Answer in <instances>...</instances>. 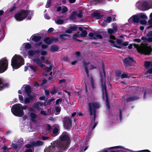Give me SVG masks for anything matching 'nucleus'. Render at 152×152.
I'll return each instance as SVG.
<instances>
[{
  "instance_id": "f257e3e1",
  "label": "nucleus",
  "mask_w": 152,
  "mask_h": 152,
  "mask_svg": "<svg viewBox=\"0 0 152 152\" xmlns=\"http://www.w3.org/2000/svg\"><path fill=\"white\" fill-rule=\"evenodd\" d=\"M59 139L60 141H56L55 142V145L59 152H63V151L67 149L68 146L70 138L65 132L60 136Z\"/></svg>"
},
{
  "instance_id": "f03ea898",
  "label": "nucleus",
  "mask_w": 152,
  "mask_h": 152,
  "mask_svg": "<svg viewBox=\"0 0 152 152\" xmlns=\"http://www.w3.org/2000/svg\"><path fill=\"white\" fill-rule=\"evenodd\" d=\"M103 70L104 73L103 76L102 75V73H100V81L102 93V98L104 100H105L107 109L109 110L110 108V106L105 83L104 82V81L105 79V72L104 70V68L103 67Z\"/></svg>"
},
{
  "instance_id": "7ed1b4c3",
  "label": "nucleus",
  "mask_w": 152,
  "mask_h": 152,
  "mask_svg": "<svg viewBox=\"0 0 152 152\" xmlns=\"http://www.w3.org/2000/svg\"><path fill=\"white\" fill-rule=\"evenodd\" d=\"M24 64L23 58L20 56L15 55L12 58L11 61V65L14 69L19 68Z\"/></svg>"
},
{
  "instance_id": "20e7f679",
  "label": "nucleus",
  "mask_w": 152,
  "mask_h": 152,
  "mask_svg": "<svg viewBox=\"0 0 152 152\" xmlns=\"http://www.w3.org/2000/svg\"><path fill=\"white\" fill-rule=\"evenodd\" d=\"M137 7L142 10L152 8V0H140L136 4Z\"/></svg>"
},
{
  "instance_id": "39448f33",
  "label": "nucleus",
  "mask_w": 152,
  "mask_h": 152,
  "mask_svg": "<svg viewBox=\"0 0 152 152\" xmlns=\"http://www.w3.org/2000/svg\"><path fill=\"white\" fill-rule=\"evenodd\" d=\"M88 105L90 115H93V120L95 121L96 116V110L99 108L100 104L98 102H89L88 103Z\"/></svg>"
},
{
  "instance_id": "423d86ee",
  "label": "nucleus",
  "mask_w": 152,
  "mask_h": 152,
  "mask_svg": "<svg viewBox=\"0 0 152 152\" xmlns=\"http://www.w3.org/2000/svg\"><path fill=\"white\" fill-rule=\"evenodd\" d=\"M21 104H16L13 105L11 109L12 114L15 116L21 117L24 115L23 111L21 107Z\"/></svg>"
},
{
  "instance_id": "0eeeda50",
  "label": "nucleus",
  "mask_w": 152,
  "mask_h": 152,
  "mask_svg": "<svg viewBox=\"0 0 152 152\" xmlns=\"http://www.w3.org/2000/svg\"><path fill=\"white\" fill-rule=\"evenodd\" d=\"M30 12L29 10H22L19 12L15 14V18L18 21H22L27 17Z\"/></svg>"
},
{
  "instance_id": "6e6552de",
  "label": "nucleus",
  "mask_w": 152,
  "mask_h": 152,
  "mask_svg": "<svg viewBox=\"0 0 152 152\" xmlns=\"http://www.w3.org/2000/svg\"><path fill=\"white\" fill-rule=\"evenodd\" d=\"M8 66V61L7 59L4 58L0 60V73H2L6 71Z\"/></svg>"
},
{
  "instance_id": "1a4fd4ad",
  "label": "nucleus",
  "mask_w": 152,
  "mask_h": 152,
  "mask_svg": "<svg viewBox=\"0 0 152 152\" xmlns=\"http://www.w3.org/2000/svg\"><path fill=\"white\" fill-rule=\"evenodd\" d=\"M133 63L136 64V62L133 57H128L124 59V64L126 67L132 66Z\"/></svg>"
},
{
  "instance_id": "9d476101",
  "label": "nucleus",
  "mask_w": 152,
  "mask_h": 152,
  "mask_svg": "<svg viewBox=\"0 0 152 152\" xmlns=\"http://www.w3.org/2000/svg\"><path fill=\"white\" fill-rule=\"evenodd\" d=\"M64 126L67 129H69L72 126V120L69 117H65L63 120Z\"/></svg>"
},
{
  "instance_id": "9b49d317",
  "label": "nucleus",
  "mask_w": 152,
  "mask_h": 152,
  "mask_svg": "<svg viewBox=\"0 0 152 152\" xmlns=\"http://www.w3.org/2000/svg\"><path fill=\"white\" fill-rule=\"evenodd\" d=\"M88 38L90 39L96 40L98 39H102L103 37L100 34H99L98 31L94 33L90 32L88 34Z\"/></svg>"
},
{
  "instance_id": "f8f14e48",
  "label": "nucleus",
  "mask_w": 152,
  "mask_h": 152,
  "mask_svg": "<svg viewBox=\"0 0 152 152\" xmlns=\"http://www.w3.org/2000/svg\"><path fill=\"white\" fill-rule=\"evenodd\" d=\"M109 41L110 43L114 47H115L118 48H121V47L118 46V45H124V43H122L121 40V39H117L116 41L115 42L114 40H109Z\"/></svg>"
},
{
  "instance_id": "ddd939ff",
  "label": "nucleus",
  "mask_w": 152,
  "mask_h": 152,
  "mask_svg": "<svg viewBox=\"0 0 152 152\" xmlns=\"http://www.w3.org/2000/svg\"><path fill=\"white\" fill-rule=\"evenodd\" d=\"M28 97H26L24 100V103L25 104H28L29 103H32L34 99L35 96L34 95H27Z\"/></svg>"
},
{
  "instance_id": "4468645a",
  "label": "nucleus",
  "mask_w": 152,
  "mask_h": 152,
  "mask_svg": "<svg viewBox=\"0 0 152 152\" xmlns=\"http://www.w3.org/2000/svg\"><path fill=\"white\" fill-rule=\"evenodd\" d=\"M151 51V48L147 47L142 49L140 50V53L145 55H149Z\"/></svg>"
},
{
  "instance_id": "2eb2a0df",
  "label": "nucleus",
  "mask_w": 152,
  "mask_h": 152,
  "mask_svg": "<svg viewBox=\"0 0 152 152\" xmlns=\"http://www.w3.org/2000/svg\"><path fill=\"white\" fill-rule=\"evenodd\" d=\"M33 61L36 63L39 66L43 67L45 66V65L42 63V61L40 60L38 57H36L32 59Z\"/></svg>"
},
{
  "instance_id": "dca6fc26",
  "label": "nucleus",
  "mask_w": 152,
  "mask_h": 152,
  "mask_svg": "<svg viewBox=\"0 0 152 152\" xmlns=\"http://www.w3.org/2000/svg\"><path fill=\"white\" fill-rule=\"evenodd\" d=\"M129 22L130 23L135 22L137 23L139 22V18L137 15H134L131 17L128 20Z\"/></svg>"
},
{
  "instance_id": "f3484780",
  "label": "nucleus",
  "mask_w": 152,
  "mask_h": 152,
  "mask_svg": "<svg viewBox=\"0 0 152 152\" xmlns=\"http://www.w3.org/2000/svg\"><path fill=\"white\" fill-rule=\"evenodd\" d=\"M122 72L121 70H118L115 72V79L117 80L121 77V78H124V73L121 74Z\"/></svg>"
},
{
  "instance_id": "a211bd4d",
  "label": "nucleus",
  "mask_w": 152,
  "mask_h": 152,
  "mask_svg": "<svg viewBox=\"0 0 152 152\" xmlns=\"http://www.w3.org/2000/svg\"><path fill=\"white\" fill-rule=\"evenodd\" d=\"M91 16L92 18H95L96 19L98 20L101 19L103 15H101L100 13L94 12L91 14Z\"/></svg>"
},
{
  "instance_id": "6ab92c4d",
  "label": "nucleus",
  "mask_w": 152,
  "mask_h": 152,
  "mask_svg": "<svg viewBox=\"0 0 152 152\" xmlns=\"http://www.w3.org/2000/svg\"><path fill=\"white\" fill-rule=\"evenodd\" d=\"M54 144V145H51L48 148L45 149L44 152H55L56 150V146L55 145V143Z\"/></svg>"
},
{
  "instance_id": "aec40b11",
  "label": "nucleus",
  "mask_w": 152,
  "mask_h": 152,
  "mask_svg": "<svg viewBox=\"0 0 152 152\" xmlns=\"http://www.w3.org/2000/svg\"><path fill=\"white\" fill-rule=\"evenodd\" d=\"M81 37L80 35V32H78L76 33H75L73 35L72 38V39L76 41L79 42H82L83 40L77 39V38Z\"/></svg>"
},
{
  "instance_id": "412c9836",
  "label": "nucleus",
  "mask_w": 152,
  "mask_h": 152,
  "mask_svg": "<svg viewBox=\"0 0 152 152\" xmlns=\"http://www.w3.org/2000/svg\"><path fill=\"white\" fill-rule=\"evenodd\" d=\"M70 37V35L65 34H61L59 35V39L61 41L66 40Z\"/></svg>"
},
{
  "instance_id": "4be33fe9",
  "label": "nucleus",
  "mask_w": 152,
  "mask_h": 152,
  "mask_svg": "<svg viewBox=\"0 0 152 152\" xmlns=\"http://www.w3.org/2000/svg\"><path fill=\"white\" fill-rule=\"evenodd\" d=\"M140 97L137 96H130L126 99V101L127 102H129L133 101L135 100H137L139 99Z\"/></svg>"
},
{
  "instance_id": "5701e85b",
  "label": "nucleus",
  "mask_w": 152,
  "mask_h": 152,
  "mask_svg": "<svg viewBox=\"0 0 152 152\" xmlns=\"http://www.w3.org/2000/svg\"><path fill=\"white\" fill-rule=\"evenodd\" d=\"M25 92L27 95H30L31 90V87L29 85H26L24 88Z\"/></svg>"
},
{
  "instance_id": "b1692460",
  "label": "nucleus",
  "mask_w": 152,
  "mask_h": 152,
  "mask_svg": "<svg viewBox=\"0 0 152 152\" xmlns=\"http://www.w3.org/2000/svg\"><path fill=\"white\" fill-rule=\"evenodd\" d=\"M44 42L47 45H50L53 43L51 37H46L44 40Z\"/></svg>"
},
{
  "instance_id": "393cba45",
  "label": "nucleus",
  "mask_w": 152,
  "mask_h": 152,
  "mask_svg": "<svg viewBox=\"0 0 152 152\" xmlns=\"http://www.w3.org/2000/svg\"><path fill=\"white\" fill-rule=\"evenodd\" d=\"M30 117L31 121L34 122L37 117V115L34 113L31 112L30 113Z\"/></svg>"
},
{
  "instance_id": "a878e982",
  "label": "nucleus",
  "mask_w": 152,
  "mask_h": 152,
  "mask_svg": "<svg viewBox=\"0 0 152 152\" xmlns=\"http://www.w3.org/2000/svg\"><path fill=\"white\" fill-rule=\"evenodd\" d=\"M58 48L57 46L52 45L50 47V51L52 52H55L58 50Z\"/></svg>"
},
{
  "instance_id": "bb28decb",
  "label": "nucleus",
  "mask_w": 152,
  "mask_h": 152,
  "mask_svg": "<svg viewBox=\"0 0 152 152\" xmlns=\"http://www.w3.org/2000/svg\"><path fill=\"white\" fill-rule=\"evenodd\" d=\"M77 13L76 12L73 11L69 17V19L71 20H73L75 19Z\"/></svg>"
},
{
  "instance_id": "cd10ccee",
  "label": "nucleus",
  "mask_w": 152,
  "mask_h": 152,
  "mask_svg": "<svg viewBox=\"0 0 152 152\" xmlns=\"http://www.w3.org/2000/svg\"><path fill=\"white\" fill-rule=\"evenodd\" d=\"M79 29L81 31V32H80V36L82 37H86L87 34V31L85 30H83V29Z\"/></svg>"
},
{
  "instance_id": "c85d7f7f",
  "label": "nucleus",
  "mask_w": 152,
  "mask_h": 152,
  "mask_svg": "<svg viewBox=\"0 0 152 152\" xmlns=\"http://www.w3.org/2000/svg\"><path fill=\"white\" fill-rule=\"evenodd\" d=\"M150 19L148 21V26L147 28H152V12L151 13L150 15Z\"/></svg>"
},
{
  "instance_id": "c756f323",
  "label": "nucleus",
  "mask_w": 152,
  "mask_h": 152,
  "mask_svg": "<svg viewBox=\"0 0 152 152\" xmlns=\"http://www.w3.org/2000/svg\"><path fill=\"white\" fill-rule=\"evenodd\" d=\"M83 28H88L86 27H83ZM68 28H83L82 27H79L74 24H72L69 25Z\"/></svg>"
},
{
  "instance_id": "7c9ffc66",
  "label": "nucleus",
  "mask_w": 152,
  "mask_h": 152,
  "mask_svg": "<svg viewBox=\"0 0 152 152\" xmlns=\"http://www.w3.org/2000/svg\"><path fill=\"white\" fill-rule=\"evenodd\" d=\"M55 110L54 111L55 115H58L61 112V107L59 106H56L55 107Z\"/></svg>"
},
{
  "instance_id": "2f4dec72",
  "label": "nucleus",
  "mask_w": 152,
  "mask_h": 152,
  "mask_svg": "<svg viewBox=\"0 0 152 152\" xmlns=\"http://www.w3.org/2000/svg\"><path fill=\"white\" fill-rule=\"evenodd\" d=\"M144 65L145 67L146 68H152V61H146Z\"/></svg>"
},
{
  "instance_id": "473e14b6",
  "label": "nucleus",
  "mask_w": 152,
  "mask_h": 152,
  "mask_svg": "<svg viewBox=\"0 0 152 152\" xmlns=\"http://www.w3.org/2000/svg\"><path fill=\"white\" fill-rule=\"evenodd\" d=\"M41 39V37L39 36H34L32 38V39L34 42H37L40 41Z\"/></svg>"
},
{
  "instance_id": "72a5a7b5",
  "label": "nucleus",
  "mask_w": 152,
  "mask_h": 152,
  "mask_svg": "<svg viewBox=\"0 0 152 152\" xmlns=\"http://www.w3.org/2000/svg\"><path fill=\"white\" fill-rule=\"evenodd\" d=\"M43 144V142L40 140H37L36 142H33V145L34 146V147H36L37 146L41 145H42Z\"/></svg>"
},
{
  "instance_id": "f704fd0d",
  "label": "nucleus",
  "mask_w": 152,
  "mask_h": 152,
  "mask_svg": "<svg viewBox=\"0 0 152 152\" xmlns=\"http://www.w3.org/2000/svg\"><path fill=\"white\" fill-rule=\"evenodd\" d=\"M58 129L56 127H55L53 130V136L55 137L58 134Z\"/></svg>"
},
{
  "instance_id": "c9c22d12",
  "label": "nucleus",
  "mask_w": 152,
  "mask_h": 152,
  "mask_svg": "<svg viewBox=\"0 0 152 152\" xmlns=\"http://www.w3.org/2000/svg\"><path fill=\"white\" fill-rule=\"evenodd\" d=\"M33 142H31L30 144H27L25 145V147L26 148L29 149L31 148L33 149V151H34V146L33 145Z\"/></svg>"
},
{
  "instance_id": "e433bc0d",
  "label": "nucleus",
  "mask_w": 152,
  "mask_h": 152,
  "mask_svg": "<svg viewBox=\"0 0 152 152\" xmlns=\"http://www.w3.org/2000/svg\"><path fill=\"white\" fill-rule=\"evenodd\" d=\"M137 15L138 17V18H139L141 19H147V17L145 14L144 13H139L137 14Z\"/></svg>"
},
{
  "instance_id": "4c0bfd02",
  "label": "nucleus",
  "mask_w": 152,
  "mask_h": 152,
  "mask_svg": "<svg viewBox=\"0 0 152 152\" xmlns=\"http://www.w3.org/2000/svg\"><path fill=\"white\" fill-rule=\"evenodd\" d=\"M98 32L99 34L101 35L102 37H103V36H104L105 37H106L107 35V33L106 31H98Z\"/></svg>"
},
{
  "instance_id": "58836bf2",
  "label": "nucleus",
  "mask_w": 152,
  "mask_h": 152,
  "mask_svg": "<svg viewBox=\"0 0 152 152\" xmlns=\"http://www.w3.org/2000/svg\"><path fill=\"white\" fill-rule=\"evenodd\" d=\"M33 107L35 109L39 110V102H37L34 103Z\"/></svg>"
},
{
  "instance_id": "ea45409f",
  "label": "nucleus",
  "mask_w": 152,
  "mask_h": 152,
  "mask_svg": "<svg viewBox=\"0 0 152 152\" xmlns=\"http://www.w3.org/2000/svg\"><path fill=\"white\" fill-rule=\"evenodd\" d=\"M17 144L18 146L19 147H21V146H22L23 143V139H20V140H18L17 142Z\"/></svg>"
},
{
  "instance_id": "a19ab883",
  "label": "nucleus",
  "mask_w": 152,
  "mask_h": 152,
  "mask_svg": "<svg viewBox=\"0 0 152 152\" xmlns=\"http://www.w3.org/2000/svg\"><path fill=\"white\" fill-rule=\"evenodd\" d=\"M9 86V83H3V82L2 81V84L1 85V87H2V89L4 88H8Z\"/></svg>"
},
{
  "instance_id": "79ce46f5",
  "label": "nucleus",
  "mask_w": 152,
  "mask_h": 152,
  "mask_svg": "<svg viewBox=\"0 0 152 152\" xmlns=\"http://www.w3.org/2000/svg\"><path fill=\"white\" fill-rule=\"evenodd\" d=\"M53 65L52 64H50L49 67H46L45 68L46 72L47 73L49 72L52 69Z\"/></svg>"
},
{
  "instance_id": "37998d69",
  "label": "nucleus",
  "mask_w": 152,
  "mask_h": 152,
  "mask_svg": "<svg viewBox=\"0 0 152 152\" xmlns=\"http://www.w3.org/2000/svg\"><path fill=\"white\" fill-rule=\"evenodd\" d=\"M117 31H118L117 29H108L107 32L110 35H112L114 33V31L116 32Z\"/></svg>"
},
{
  "instance_id": "c03bdc74",
  "label": "nucleus",
  "mask_w": 152,
  "mask_h": 152,
  "mask_svg": "<svg viewBox=\"0 0 152 152\" xmlns=\"http://www.w3.org/2000/svg\"><path fill=\"white\" fill-rule=\"evenodd\" d=\"M28 54L29 56L30 57L33 56L34 55V50H29L28 52Z\"/></svg>"
},
{
  "instance_id": "a18cd8bd",
  "label": "nucleus",
  "mask_w": 152,
  "mask_h": 152,
  "mask_svg": "<svg viewBox=\"0 0 152 152\" xmlns=\"http://www.w3.org/2000/svg\"><path fill=\"white\" fill-rule=\"evenodd\" d=\"M31 44H29L28 43H27L25 45V48L26 50L29 49H31Z\"/></svg>"
},
{
  "instance_id": "49530a36",
  "label": "nucleus",
  "mask_w": 152,
  "mask_h": 152,
  "mask_svg": "<svg viewBox=\"0 0 152 152\" xmlns=\"http://www.w3.org/2000/svg\"><path fill=\"white\" fill-rule=\"evenodd\" d=\"M17 7L15 6H13L9 10V12L12 13L14 12H15L16 9H17Z\"/></svg>"
},
{
  "instance_id": "de8ad7c7",
  "label": "nucleus",
  "mask_w": 152,
  "mask_h": 152,
  "mask_svg": "<svg viewBox=\"0 0 152 152\" xmlns=\"http://www.w3.org/2000/svg\"><path fill=\"white\" fill-rule=\"evenodd\" d=\"M52 41L53 43L55 42H57L58 41V38L57 36L52 37L51 36Z\"/></svg>"
},
{
  "instance_id": "09e8293b",
  "label": "nucleus",
  "mask_w": 152,
  "mask_h": 152,
  "mask_svg": "<svg viewBox=\"0 0 152 152\" xmlns=\"http://www.w3.org/2000/svg\"><path fill=\"white\" fill-rule=\"evenodd\" d=\"M29 67L34 72H36L37 71V68L35 66H33L32 65H30Z\"/></svg>"
},
{
  "instance_id": "8fccbe9b",
  "label": "nucleus",
  "mask_w": 152,
  "mask_h": 152,
  "mask_svg": "<svg viewBox=\"0 0 152 152\" xmlns=\"http://www.w3.org/2000/svg\"><path fill=\"white\" fill-rule=\"evenodd\" d=\"M51 2V0H47V4L45 5L46 8H48L50 7Z\"/></svg>"
},
{
  "instance_id": "3c124183",
  "label": "nucleus",
  "mask_w": 152,
  "mask_h": 152,
  "mask_svg": "<svg viewBox=\"0 0 152 152\" xmlns=\"http://www.w3.org/2000/svg\"><path fill=\"white\" fill-rule=\"evenodd\" d=\"M68 11V8L66 7H63L61 13H64Z\"/></svg>"
},
{
  "instance_id": "603ef678",
  "label": "nucleus",
  "mask_w": 152,
  "mask_h": 152,
  "mask_svg": "<svg viewBox=\"0 0 152 152\" xmlns=\"http://www.w3.org/2000/svg\"><path fill=\"white\" fill-rule=\"evenodd\" d=\"M56 23L58 24H61L64 23V21L62 20L59 19L57 20Z\"/></svg>"
},
{
  "instance_id": "864d4df0",
  "label": "nucleus",
  "mask_w": 152,
  "mask_h": 152,
  "mask_svg": "<svg viewBox=\"0 0 152 152\" xmlns=\"http://www.w3.org/2000/svg\"><path fill=\"white\" fill-rule=\"evenodd\" d=\"M112 20V18L111 17L109 16L108 17L106 20H105V21L106 22L110 23V21H111Z\"/></svg>"
},
{
  "instance_id": "5fc2aeb1",
  "label": "nucleus",
  "mask_w": 152,
  "mask_h": 152,
  "mask_svg": "<svg viewBox=\"0 0 152 152\" xmlns=\"http://www.w3.org/2000/svg\"><path fill=\"white\" fill-rule=\"evenodd\" d=\"M18 96L20 102L21 103H23V96L21 95H19Z\"/></svg>"
},
{
  "instance_id": "6e6d98bb",
  "label": "nucleus",
  "mask_w": 152,
  "mask_h": 152,
  "mask_svg": "<svg viewBox=\"0 0 152 152\" xmlns=\"http://www.w3.org/2000/svg\"><path fill=\"white\" fill-rule=\"evenodd\" d=\"M62 101V99H57L56 102V105H58L59 104V103H60Z\"/></svg>"
},
{
  "instance_id": "4d7b16f0",
  "label": "nucleus",
  "mask_w": 152,
  "mask_h": 152,
  "mask_svg": "<svg viewBox=\"0 0 152 152\" xmlns=\"http://www.w3.org/2000/svg\"><path fill=\"white\" fill-rule=\"evenodd\" d=\"M76 29H68L65 32L70 34L71 33L72 31H75Z\"/></svg>"
},
{
  "instance_id": "13d9d810",
  "label": "nucleus",
  "mask_w": 152,
  "mask_h": 152,
  "mask_svg": "<svg viewBox=\"0 0 152 152\" xmlns=\"http://www.w3.org/2000/svg\"><path fill=\"white\" fill-rule=\"evenodd\" d=\"M124 148V147H123L122 146H116L111 147L110 148H109V149H116V148L117 149V148Z\"/></svg>"
},
{
  "instance_id": "bf43d9fd",
  "label": "nucleus",
  "mask_w": 152,
  "mask_h": 152,
  "mask_svg": "<svg viewBox=\"0 0 152 152\" xmlns=\"http://www.w3.org/2000/svg\"><path fill=\"white\" fill-rule=\"evenodd\" d=\"M11 146L14 148V149H17L18 148V145L17 144H16L14 143H12V144Z\"/></svg>"
},
{
  "instance_id": "052dcab7",
  "label": "nucleus",
  "mask_w": 152,
  "mask_h": 152,
  "mask_svg": "<svg viewBox=\"0 0 152 152\" xmlns=\"http://www.w3.org/2000/svg\"><path fill=\"white\" fill-rule=\"evenodd\" d=\"M21 107L22 109V111H23V110H26L28 109V107L27 105H25L23 106L21 104Z\"/></svg>"
},
{
  "instance_id": "680f3d73",
  "label": "nucleus",
  "mask_w": 152,
  "mask_h": 152,
  "mask_svg": "<svg viewBox=\"0 0 152 152\" xmlns=\"http://www.w3.org/2000/svg\"><path fill=\"white\" fill-rule=\"evenodd\" d=\"M148 73L150 74H152V68H151V69H148L147 71L145 73V74H147V73Z\"/></svg>"
},
{
  "instance_id": "e2e57ef3",
  "label": "nucleus",
  "mask_w": 152,
  "mask_h": 152,
  "mask_svg": "<svg viewBox=\"0 0 152 152\" xmlns=\"http://www.w3.org/2000/svg\"><path fill=\"white\" fill-rule=\"evenodd\" d=\"M41 54L42 56H45L47 54V52L46 51L42 50L41 51Z\"/></svg>"
},
{
  "instance_id": "0e129e2a",
  "label": "nucleus",
  "mask_w": 152,
  "mask_h": 152,
  "mask_svg": "<svg viewBox=\"0 0 152 152\" xmlns=\"http://www.w3.org/2000/svg\"><path fill=\"white\" fill-rule=\"evenodd\" d=\"M51 126H50L49 124H48L47 125V128L46 129V130L48 131H49L51 129Z\"/></svg>"
},
{
  "instance_id": "69168bd1",
  "label": "nucleus",
  "mask_w": 152,
  "mask_h": 152,
  "mask_svg": "<svg viewBox=\"0 0 152 152\" xmlns=\"http://www.w3.org/2000/svg\"><path fill=\"white\" fill-rule=\"evenodd\" d=\"M49 138V137L45 136H42V139L43 140H47Z\"/></svg>"
},
{
  "instance_id": "338daca9",
  "label": "nucleus",
  "mask_w": 152,
  "mask_h": 152,
  "mask_svg": "<svg viewBox=\"0 0 152 152\" xmlns=\"http://www.w3.org/2000/svg\"><path fill=\"white\" fill-rule=\"evenodd\" d=\"M40 114L45 116L47 115V113L46 112L43 110H42L40 111Z\"/></svg>"
},
{
  "instance_id": "774afa93",
  "label": "nucleus",
  "mask_w": 152,
  "mask_h": 152,
  "mask_svg": "<svg viewBox=\"0 0 152 152\" xmlns=\"http://www.w3.org/2000/svg\"><path fill=\"white\" fill-rule=\"evenodd\" d=\"M136 152H151L149 150L146 149L139 151H136Z\"/></svg>"
}]
</instances>
